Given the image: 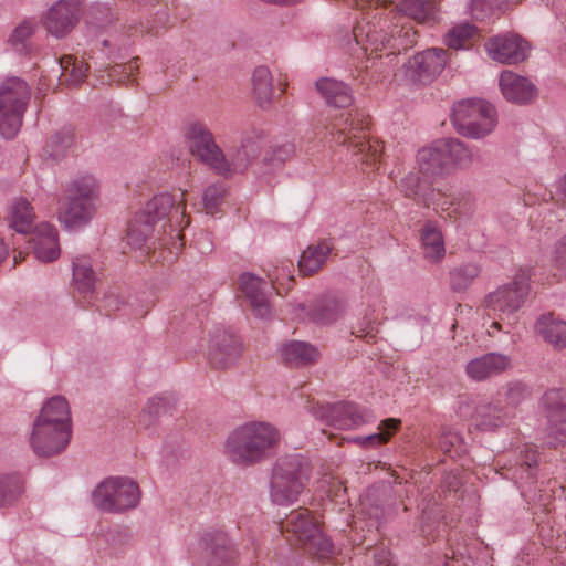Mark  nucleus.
<instances>
[{"label":"nucleus","mask_w":566,"mask_h":566,"mask_svg":"<svg viewBox=\"0 0 566 566\" xmlns=\"http://www.w3.org/2000/svg\"><path fill=\"white\" fill-rule=\"evenodd\" d=\"M197 243L201 253H209L212 251V243L208 234H202L198 239Z\"/></svg>","instance_id":"61"},{"label":"nucleus","mask_w":566,"mask_h":566,"mask_svg":"<svg viewBox=\"0 0 566 566\" xmlns=\"http://www.w3.org/2000/svg\"><path fill=\"white\" fill-rule=\"evenodd\" d=\"M374 560L377 566H391L392 564L391 554L385 548L375 551Z\"/></svg>","instance_id":"60"},{"label":"nucleus","mask_w":566,"mask_h":566,"mask_svg":"<svg viewBox=\"0 0 566 566\" xmlns=\"http://www.w3.org/2000/svg\"><path fill=\"white\" fill-rule=\"evenodd\" d=\"M282 530L293 534L310 554L318 558H327L334 553L333 543L322 533L307 510L291 512L282 522Z\"/></svg>","instance_id":"8"},{"label":"nucleus","mask_w":566,"mask_h":566,"mask_svg":"<svg viewBox=\"0 0 566 566\" xmlns=\"http://www.w3.org/2000/svg\"><path fill=\"white\" fill-rule=\"evenodd\" d=\"M522 0H471L469 4L470 14L475 20H485L496 13L505 11Z\"/></svg>","instance_id":"44"},{"label":"nucleus","mask_w":566,"mask_h":566,"mask_svg":"<svg viewBox=\"0 0 566 566\" xmlns=\"http://www.w3.org/2000/svg\"><path fill=\"white\" fill-rule=\"evenodd\" d=\"M10 226L19 233L31 231L35 213L31 202L23 197L14 198L9 206Z\"/></svg>","instance_id":"32"},{"label":"nucleus","mask_w":566,"mask_h":566,"mask_svg":"<svg viewBox=\"0 0 566 566\" xmlns=\"http://www.w3.org/2000/svg\"><path fill=\"white\" fill-rule=\"evenodd\" d=\"M78 18V0H57L45 12L43 24L52 36L62 39L72 31Z\"/></svg>","instance_id":"18"},{"label":"nucleus","mask_w":566,"mask_h":566,"mask_svg":"<svg viewBox=\"0 0 566 566\" xmlns=\"http://www.w3.org/2000/svg\"><path fill=\"white\" fill-rule=\"evenodd\" d=\"M531 270H520L512 283L500 286L485 298L490 313L500 318H511L521 308L528 292Z\"/></svg>","instance_id":"10"},{"label":"nucleus","mask_w":566,"mask_h":566,"mask_svg":"<svg viewBox=\"0 0 566 566\" xmlns=\"http://www.w3.org/2000/svg\"><path fill=\"white\" fill-rule=\"evenodd\" d=\"M451 123L463 137L482 139L497 125L495 107L483 99H463L452 107Z\"/></svg>","instance_id":"4"},{"label":"nucleus","mask_w":566,"mask_h":566,"mask_svg":"<svg viewBox=\"0 0 566 566\" xmlns=\"http://www.w3.org/2000/svg\"><path fill=\"white\" fill-rule=\"evenodd\" d=\"M367 123L359 113L342 114L328 127L333 138L338 144L348 146L352 151L353 163L375 168L382 153L381 143L366 137L364 130Z\"/></svg>","instance_id":"2"},{"label":"nucleus","mask_w":566,"mask_h":566,"mask_svg":"<svg viewBox=\"0 0 566 566\" xmlns=\"http://www.w3.org/2000/svg\"><path fill=\"white\" fill-rule=\"evenodd\" d=\"M30 98V87L21 78H7L0 86V134L11 139L22 125L23 113Z\"/></svg>","instance_id":"6"},{"label":"nucleus","mask_w":566,"mask_h":566,"mask_svg":"<svg viewBox=\"0 0 566 566\" xmlns=\"http://www.w3.org/2000/svg\"><path fill=\"white\" fill-rule=\"evenodd\" d=\"M310 476L308 462L301 454L280 458L272 472L270 496L274 504L290 505L294 503Z\"/></svg>","instance_id":"3"},{"label":"nucleus","mask_w":566,"mask_h":566,"mask_svg":"<svg viewBox=\"0 0 566 566\" xmlns=\"http://www.w3.org/2000/svg\"><path fill=\"white\" fill-rule=\"evenodd\" d=\"M423 258L430 263H439L446 255L444 238L437 221L427 220L420 230Z\"/></svg>","instance_id":"25"},{"label":"nucleus","mask_w":566,"mask_h":566,"mask_svg":"<svg viewBox=\"0 0 566 566\" xmlns=\"http://www.w3.org/2000/svg\"><path fill=\"white\" fill-rule=\"evenodd\" d=\"M345 312V303L336 297H325L317 301L311 310L313 322L322 325L336 322Z\"/></svg>","instance_id":"38"},{"label":"nucleus","mask_w":566,"mask_h":566,"mask_svg":"<svg viewBox=\"0 0 566 566\" xmlns=\"http://www.w3.org/2000/svg\"><path fill=\"white\" fill-rule=\"evenodd\" d=\"M155 227L142 218L138 213L130 221L126 240L134 249H140L153 233Z\"/></svg>","instance_id":"45"},{"label":"nucleus","mask_w":566,"mask_h":566,"mask_svg":"<svg viewBox=\"0 0 566 566\" xmlns=\"http://www.w3.org/2000/svg\"><path fill=\"white\" fill-rule=\"evenodd\" d=\"M241 355V344L230 332L217 328L209 345V359L213 367L227 369L233 366Z\"/></svg>","instance_id":"20"},{"label":"nucleus","mask_w":566,"mask_h":566,"mask_svg":"<svg viewBox=\"0 0 566 566\" xmlns=\"http://www.w3.org/2000/svg\"><path fill=\"white\" fill-rule=\"evenodd\" d=\"M72 429L55 426L49 421L35 419L30 436L33 451L41 457H51L62 452L70 442Z\"/></svg>","instance_id":"14"},{"label":"nucleus","mask_w":566,"mask_h":566,"mask_svg":"<svg viewBox=\"0 0 566 566\" xmlns=\"http://www.w3.org/2000/svg\"><path fill=\"white\" fill-rule=\"evenodd\" d=\"M34 256L41 262H52L60 256L57 230L53 224H39L31 238Z\"/></svg>","instance_id":"24"},{"label":"nucleus","mask_w":566,"mask_h":566,"mask_svg":"<svg viewBox=\"0 0 566 566\" xmlns=\"http://www.w3.org/2000/svg\"><path fill=\"white\" fill-rule=\"evenodd\" d=\"M186 193L187 190H182L178 199L167 192L156 195L138 214L155 227L174 210L172 220L181 230L189 224V218L186 214Z\"/></svg>","instance_id":"13"},{"label":"nucleus","mask_w":566,"mask_h":566,"mask_svg":"<svg viewBox=\"0 0 566 566\" xmlns=\"http://www.w3.org/2000/svg\"><path fill=\"white\" fill-rule=\"evenodd\" d=\"M133 65H115L106 75L107 81H125L132 75Z\"/></svg>","instance_id":"58"},{"label":"nucleus","mask_w":566,"mask_h":566,"mask_svg":"<svg viewBox=\"0 0 566 566\" xmlns=\"http://www.w3.org/2000/svg\"><path fill=\"white\" fill-rule=\"evenodd\" d=\"M226 195V186L222 182H216L208 186L202 193V205L205 211L213 214L218 211Z\"/></svg>","instance_id":"52"},{"label":"nucleus","mask_w":566,"mask_h":566,"mask_svg":"<svg viewBox=\"0 0 566 566\" xmlns=\"http://www.w3.org/2000/svg\"><path fill=\"white\" fill-rule=\"evenodd\" d=\"M308 411L318 420L338 429H350L374 419L368 410H361L349 402L308 406Z\"/></svg>","instance_id":"12"},{"label":"nucleus","mask_w":566,"mask_h":566,"mask_svg":"<svg viewBox=\"0 0 566 566\" xmlns=\"http://www.w3.org/2000/svg\"><path fill=\"white\" fill-rule=\"evenodd\" d=\"M511 368L512 358L509 355L492 352L469 360L465 365V374L471 380L484 381Z\"/></svg>","instance_id":"21"},{"label":"nucleus","mask_w":566,"mask_h":566,"mask_svg":"<svg viewBox=\"0 0 566 566\" xmlns=\"http://www.w3.org/2000/svg\"><path fill=\"white\" fill-rule=\"evenodd\" d=\"M510 415L497 402H482L475 408L476 426L482 430H494L506 423Z\"/></svg>","instance_id":"34"},{"label":"nucleus","mask_w":566,"mask_h":566,"mask_svg":"<svg viewBox=\"0 0 566 566\" xmlns=\"http://www.w3.org/2000/svg\"><path fill=\"white\" fill-rule=\"evenodd\" d=\"M499 85L503 97L513 104H528L537 96L535 84L530 78L511 70L501 72Z\"/></svg>","instance_id":"22"},{"label":"nucleus","mask_w":566,"mask_h":566,"mask_svg":"<svg viewBox=\"0 0 566 566\" xmlns=\"http://www.w3.org/2000/svg\"><path fill=\"white\" fill-rule=\"evenodd\" d=\"M364 17L353 30L354 38L358 44H361L367 52L390 49L388 56L395 54V51L407 50L416 44L417 32L407 25L395 24L390 33L382 29L378 31L375 27V15L369 19V13H363Z\"/></svg>","instance_id":"5"},{"label":"nucleus","mask_w":566,"mask_h":566,"mask_svg":"<svg viewBox=\"0 0 566 566\" xmlns=\"http://www.w3.org/2000/svg\"><path fill=\"white\" fill-rule=\"evenodd\" d=\"M24 492L23 479L17 474L0 475V509L13 506Z\"/></svg>","instance_id":"42"},{"label":"nucleus","mask_w":566,"mask_h":566,"mask_svg":"<svg viewBox=\"0 0 566 566\" xmlns=\"http://www.w3.org/2000/svg\"><path fill=\"white\" fill-rule=\"evenodd\" d=\"M399 424L400 420L396 418L382 420L378 426V432L364 436V448H375L386 443Z\"/></svg>","instance_id":"47"},{"label":"nucleus","mask_w":566,"mask_h":566,"mask_svg":"<svg viewBox=\"0 0 566 566\" xmlns=\"http://www.w3.org/2000/svg\"><path fill=\"white\" fill-rule=\"evenodd\" d=\"M470 558L464 559V557L460 554V557L454 554L451 557V560L447 563L446 566H469Z\"/></svg>","instance_id":"62"},{"label":"nucleus","mask_w":566,"mask_h":566,"mask_svg":"<svg viewBox=\"0 0 566 566\" xmlns=\"http://www.w3.org/2000/svg\"><path fill=\"white\" fill-rule=\"evenodd\" d=\"M318 489L327 494L328 497H336L339 502H344V494L346 489L342 486L339 481H336L333 476L325 475L318 482Z\"/></svg>","instance_id":"56"},{"label":"nucleus","mask_w":566,"mask_h":566,"mask_svg":"<svg viewBox=\"0 0 566 566\" xmlns=\"http://www.w3.org/2000/svg\"><path fill=\"white\" fill-rule=\"evenodd\" d=\"M74 135L71 129H63L53 134L44 146V153L57 160L72 147Z\"/></svg>","instance_id":"46"},{"label":"nucleus","mask_w":566,"mask_h":566,"mask_svg":"<svg viewBox=\"0 0 566 566\" xmlns=\"http://www.w3.org/2000/svg\"><path fill=\"white\" fill-rule=\"evenodd\" d=\"M99 193V185L92 175L72 179L65 187L64 197L95 203Z\"/></svg>","instance_id":"35"},{"label":"nucleus","mask_w":566,"mask_h":566,"mask_svg":"<svg viewBox=\"0 0 566 566\" xmlns=\"http://www.w3.org/2000/svg\"><path fill=\"white\" fill-rule=\"evenodd\" d=\"M315 86L328 106L344 108L353 103L352 91L342 81L323 77L316 81Z\"/></svg>","instance_id":"29"},{"label":"nucleus","mask_w":566,"mask_h":566,"mask_svg":"<svg viewBox=\"0 0 566 566\" xmlns=\"http://www.w3.org/2000/svg\"><path fill=\"white\" fill-rule=\"evenodd\" d=\"M208 560L206 566H232L234 562V551L230 546L228 537L223 533L207 535L203 538Z\"/></svg>","instance_id":"28"},{"label":"nucleus","mask_w":566,"mask_h":566,"mask_svg":"<svg viewBox=\"0 0 566 566\" xmlns=\"http://www.w3.org/2000/svg\"><path fill=\"white\" fill-rule=\"evenodd\" d=\"M252 90L259 106L271 105L274 94L273 76L266 66H258L252 73Z\"/></svg>","instance_id":"37"},{"label":"nucleus","mask_w":566,"mask_h":566,"mask_svg":"<svg viewBox=\"0 0 566 566\" xmlns=\"http://www.w3.org/2000/svg\"><path fill=\"white\" fill-rule=\"evenodd\" d=\"M184 138L189 153L214 171L222 149L208 126L199 120L190 122L184 129Z\"/></svg>","instance_id":"11"},{"label":"nucleus","mask_w":566,"mask_h":566,"mask_svg":"<svg viewBox=\"0 0 566 566\" xmlns=\"http://www.w3.org/2000/svg\"><path fill=\"white\" fill-rule=\"evenodd\" d=\"M398 10L419 23H430L436 20L438 3L436 0H403Z\"/></svg>","instance_id":"36"},{"label":"nucleus","mask_w":566,"mask_h":566,"mask_svg":"<svg viewBox=\"0 0 566 566\" xmlns=\"http://www.w3.org/2000/svg\"><path fill=\"white\" fill-rule=\"evenodd\" d=\"M474 33L475 28L470 23L454 25L444 35V44L454 50L463 49Z\"/></svg>","instance_id":"50"},{"label":"nucleus","mask_w":566,"mask_h":566,"mask_svg":"<svg viewBox=\"0 0 566 566\" xmlns=\"http://www.w3.org/2000/svg\"><path fill=\"white\" fill-rule=\"evenodd\" d=\"M170 401L164 396H154L146 402L140 415V422L144 426H150L156 418L166 413L169 409Z\"/></svg>","instance_id":"49"},{"label":"nucleus","mask_w":566,"mask_h":566,"mask_svg":"<svg viewBox=\"0 0 566 566\" xmlns=\"http://www.w3.org/2000/svg\"><path fill=\"white\" fill-rule=\"evenodd\" d=\"M140 501L138 484L129 478H108L96 485L92 502L96 509L108 513H122L135 509Z\"/></svg>","instance_id":"7"},{"label":"nucleus","mask_w":566,"mask_h":566,"mask_svg":"<svg viewBox=\"0 0 566 566\" xmlns=\"http://www.w3.org/2000/svg\"><path fill=\"white\" fill-rule=\"evenodd\" d=\"M38 23L34 19H24L12 31L9 38V44L19 55H25L31 52V38L36 30Z\"/></svg>","instance_id":"41"},{"label":"nucleus","mask_w":566,"mask_h":566,"mask_svg":"<svg viewBox=\"0 0 566 566\" xmlns=\"http://www.w3.org/2000/svg\"><path fill=\"white\" fill-rule=\"evenodd\" d=\"M72 282L74 289L82 295H88L94 292L96 274L88 256L81 255L73 260Z\"/></svg>","instance_id":"31"},{"label":"nucleus","mask_w":566,"mask_h":566,"mask_svg":"<svg viewBox=\"0 0 566 566\" xmlns=\"http://www.w3.org/2000/svg\"><path fill=\"white\" fill-rule=\"evenodd\" d=\"M265 145L262 133L251 132L242 137L239 144L221 150L214 172L223 178H231L244 172L259 157Z\"/></svg>","instance_id":"9"},{"label":"nucleus","mask_w":566,"mask_h":566,"mask_svg":"<svg viewBox=\"0 0 566 566\" xmlns=\"http://www.w3.org/2000/svg\"><path fill=\"white\" fill-rule=\"evenodd\" d=\"M530 396L527 386L521 381H511L505 387L506 407L515 408Z\"/></svg>","instance_id":"53"},{"label":"nucleus","mask_w":566,"mask_h":566,"mask_svg":"<svg viewBox=\"0 0 566 566\" xmlns=\"http://www.w3.org/2000/svg\"><path fill=\"white\" fill-rule=\"evenodd\" d=\"M541 412L546 419L548 436L566 442V389L547 390L541 400Z\"/></svg>","instance_id":"16"},{"label":"nucleus","mask_w":566,"mask_h":566,"mask_svg":"<svg viewBox=\"0 0 566 566\" xmlns=\"http://www.w3.org/2000/svg\"><path fill=\"white\" fill-rule=\"evenodd\" d=\"M8 247L6 245V243L3 242L2 239H0V263L6 259V256L8 255Z\"/></svg>","instance_id":"64"},{"label":"nucleus","mask_w":566,"mask_h":566,"mask_svg":"<svg viewBox=\"0 0 566 566\" xmlns=\"http://www.w3.org/2000/svg\"><path fill=\"white\" fill-rule=\"evenodd\" d=\"M331 250L332 245L326 241H322L317 244H310L300 256V271L303 274H312L319 270L325 263Z\"/></svg>","instance_id":"40"},{"label":"nucleus","mask_w":566,"mask_h":566,"mask_svg":"<svg viewBox=\"0 0 566 566\" xmlns=\"http://www.w3.org/2000/svg\"><path fill=\"white\" fill-rule=\"evenodd\" d=\"M480 268L474 263L463 264L450 273V284L452 290H465L472 281L479 275Z\"/></svg>","instance_id":"48"},{"label":"nucleus","mask_w":566,"mask_h":566,"mask_svg":"<svg viewBox=\"0 0 566 566\" xmlns=\"http://www.w3.org/2000/svg\"><path fill=\"white\" fill-rule=\"evenodd\" d=\"M537 463V455L535 450L527 448L525 454L521 458L520 469L530 471Z\"/></svg>","instance_id":"59"},{"label":"nucleus","mask_w":566,"mask_h":566,"mask_svg":"<svg viewBox=\"0 0 566 566\" xmlns=\"http://www.w3.org/2000/svg\"><path fill=\"white\" fill-rule=\"evenodd\" d=\"M40 420L49 421L55 426L72 429L71 411L67 400L62 396L49 399L36 417Z\"/></svg>","instance_id":"33"},{"label":"nucleus","mask_w":566,"mask_h":566,"mask_svg":"<svg viewBox=\"0 0 566 566\" xmlns=\"http://www.w3.org/2000/svg\"><path fill=\"white\" fill-rule=\"evenodd\" d=\"M294 153V146L291 143L273 145L271 151L266 153L263 160L265 164L279 166L290 158Z\"/></svg>","instance_id":"54"},{"label":"nucleus","mask_w":566,"mask_h":566,"mask_svg":"<svg viewBox=\"0 0 566 566\" xmlns=\"http://www.w3.org/2000/svg\"><path fill=\"white\" fill-rule=\"evenodd\" d=\"M293 263L290 261H282L280 264L274 265L272 270H269L268 276L272 282L274 289H290L293 281Z\"/></svg>","instance_id":"51"},{"label":"nucleus","mask_w":566,"mask_h":566,"mask_svg":"<svg viewBox=\"0 0 566 566\" xmlns=\"http://www.w3.org/2000/svg\"><path fill=\"white\" fill-rule=\"evenodd\" d=\"M280 355L286 365L304 367L314 364L318 359L319 350L307 342L291 340L280 347Z\"/></svg>","instance_id":"26"},{"label":"nucleus","mask_w":566,"mask_h":566,"mask_svg":"<svg viewBox=\"0 0 566 566\" xmlns=\"http://www.w3.org/2000/svg\"><path fill=\"white\" fill-rule=\"evenodd\" d=\"M558 190L566 201V174L560 178L558 182Z\"/></svg>","instance_id":"63"},{"label":"nucleus","mask_w":566,"mask_h":566,"mask_svg":"<svg viewBox=\"0 0 566 566\" xmlns=\"http://www.w3.org/2000/svg\"><path fill=\"white\" fill-rule=\"evenodd\" d=\"M537 333L557 348L566 347V322L554 314L542 315L536 323Z\"/></svg>","instance_id":"30"},{"label":"nucleus","mask_w":566,"mask_h":566,"mask_svg":"<svg viewBox=\"0 0 566 566\" xmlns=\"http://www.w3.org/2000/svg\"><path fill=\"white\" fill-rule=\"evenodd\" d=\"M419 172L424 178L442 175L448 169L441 140L429 147L420 149L416 157Z\"/></svg>","instance_id":"27"},{"label":"nucleus","mask_w":566,"mask_h":566,"mask_svg":"<svg viewBox=\"0 0 566 566\" xmlns=\"http://www.w3.org/2000/svg\"><path fill=\"white\" fill-rule=\"evenodd\" d=\"M552 258L557 268L566 269V235L556 242Z\"/></svg>","instance_id":"57"},{"label":"nucleus","mask_w":566,"mask_h":566,"mask_svg":"<svg viewBox=\"0 0 566 566\" xmlns=\"http://www.w3.org/2000/svg\"><path fill=\"white\" fill-rule=\"evenodd\" d=\"M280 441L279 430L269 422L251 421L234 428L226 438L224 454L238 467H252L270 457Z\"/></svg>","instance_id":"1"},{"label":"nucleus","mask_w":566,"mask_h":566,"mask_svg":"<svg viewBox=\"0 0 566 566\" xmlns=\"http://www.w3.org/2000/svg\"><path fill=\"white\" fill-rule=\"evenodd\" d=\"M239 290L249 303L254 317L269 319L272 317V307L266 292V283L258 275L251 272L240 274Z\"/></svg>","instance_id":"19"},{"label":"nucleus","mask_w":566,"mask_h":566,"mask_svg":"<svg viewBox=\"0 0 566 566\" xmlns=\"http://www.w3.org/2000/svg\"><path fill=\"white\" fill-rule=\"evenodd\" d=\"M60 67L66 72L71 67V80L73 84H80L86 76L87 66L83 63L76 64V60L72 56H65L60 61Z\"/></svg>","instance_id":"55"},{"label":"nucleus","mask_w":566,"mask_h":566,"mask_svg":"<svg viewBox=\"0 0 566 566\" xmlns=\"http://www.w3.org/2000/svg\"><path fill=\"white\" fill-rule=\"evenodd\" d=\"M447 60L446 50L442 48H431L408 59L402 65V72L410 82H427L444 70Z\"/></svg>","instance_id":"15"},{"label":"nucleus","mask_w":566,"mask_h":566,"mask_svg":"<svg viewBox=\"0 0 566 566\" xmlns=\"http://www.w3.org/2000/svg\"><path fill=\"white\" fill-rule=\"evenodd\" d=\"M95 211L96 206L93 202L63 197L60 200L57 220L70 231L78 230L92 221Z\"/></svg>","instance_id":"23"},{"label":"nucleus","mask_w":566,"mask_h":566,"mask_svg":"<svg viewBox=\"0 0 566 566\" xmlns=\"http://www.w3.org/2000/svg\"><path fill=\"white\" fill-rule=\"evenodd\" d=\"M444 157L449 164L460 168L469 167L474 160L473 151L461 140L449 138L441 140Z\"/></svg>","instance_id":"43"},{"label":"nucleus","mask_w":566,"mask_h":566,"mask_svg":"<svg viewBox=\"0 0 566 566\" xmlns=\"http://www.w3.org/2000/svg\"><path fill=\"white\" fill-rule=\"evenodd\" d=\"M485 50L493 61L513 65L527 59L530 44L518 34L504 33L489 39Z\"/></svg>","instance_id":"17"},{"label":"nucleus","mask_w":566,"mask_h":566,"mask_svg":"<svg viewBox=\"0 0 566 566\" xmlns=\"http://www.w3.org/2000/svg\"><path fill=\"white\" fill-rule=\"evenodd\" d=\"M399 187L406 197L427 207L436 200L434 190L426 186L424 181H422L415 172H409L405 176L401 179Z\"/></svg>","instance_id":"39"}]
</instances>
